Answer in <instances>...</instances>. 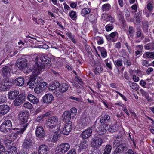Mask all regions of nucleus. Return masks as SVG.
I'll return each mask as SVG.
<instances>
[{
	"instance_id": "nucleus-1",
	"label": "nucleus",
	"mask_w": 154,
	"mask_h": 154,
	"mask_svg": "<svg viewBox=\"0 0 154 154\" xmlns=\"http://www.w3.org/2000/svg\"><path fill=\"white\" fill-rule=\"evenodd\" d=\"M39 58L41 62H36L35 63L34 69L36 70V73L40 72L45 68V66L48 67L51 65V59L45 54H41L38 55H35L33 58L34 60L37 61Z\"/></svg>"
},
{
	"instance_id": "nucleus-2",
	"label": "nucleus",
	"mask_w": 154,
	"mask_h": 154,
	"mask_svg": "<svg viewBox=\"0 0 154 154\" xmlns=\"http://www.w3.org/2000/svg\"><path fill=\"white\" fill-rule=\"evenodd\" d=\"M59 123L58 118L57 117L55 116L51 117L48 120L47 125V128L51 132L54 133L57 132L60 129Z\"/></svg>"
},
{
	"instance_id": "nucleus-3",
	"label": "nucleus",
	"mask_w": 154,
	"mask_h": 154,
	"mask_svg": "<svg viewBox=\"0 0 154 154\" xmlns=\"http://www.w3.org/2000/svg\"><path fill=\"white\" fill-rule=\"evenodd\" d=\"M16 66L19 69H23V72L26 73L30 72L31 70L27 66V60L25 58H21L17 60Z\"/></svg>"
},
{
	"instance_id": "nucleus-4",
	"label": "nucleus",
	"mask_w": 154,
	"mask_h": 154,
	"mask_svg": "<svg viewBox=\"0 0 154 154\" xmlns=\"http://www.w3.org/2000/svg\"><path fill=\"white\" fill-rule=\"evenodd\" d=\"M12 122L9 119L4 121L1 125L0 131L5 133L10 132L12 128Z\"/></svg>"
},
{
	"instance_id": "nucleus-5",
	"label": "nucleus",
	"mask_w": 154,
	"mask_h": 154,
	"mask_svg": "<svg viewBox=\"0 0 154 154\" xmlns=\"http://www.w3.org/2000/svg\"><path fill=\"white\" fill-rule=\"evenodd\" d=\"M34 70L33 73L30 77L29 81L27 82L28 85H29V87L31 88H33L34 87L33 86H35V85L37 84L38 82V75L40 72H39L38 73H36V70Z\"/></svg>"
},
{
	"instance_id": "nucleus-6",
	"label": "nucleus",
	"mask_w": 154,
	"mask_h": 154,
	"mask_svg": "<svg viewBox=\"0 0 154 154\" xmlns=\"http://www.w3.org/2000/svg\"><path fill=\"white\" fill-rule=\"evenodd\" d=\"M70 146L68 143H62L57 146L55 149L56 154H64L69 149Z\"/></svg>"
},
{
	"instance_id": "nucleus-7",
	"label": "nucleus",
	"mask_w": 154,
	"mask_h": 154,
	"mask_svg": "<svg viewBox=\"0 0 154 154\" xmlns=\"http://www.w3.org/2000/svg\"><path fill=\"white\" fill-rule=\"evenodd\" d=\"M103 143L102 138L98 137H95L92 139L91 143V146L94 148H97L101 146Z\"/></svg>"
},
{
	"instance_id": "nucleus-8",
	"label": "nucleus",
	"mask_w": 154,
	"mask_h": 154,
	"mask_svg": "<svg viewBox=\"0 0 154 154\" xmlns=\"http://www.w3.org/2000/svg\"><path fill=\"white\" fill-rule=\"evenodd\" d=\"M47 87V84L46 82H43L40 83L38 86L34 88V91L37 94H42L45 92Z\"/></svg>"
},
{
	"instance_id": "nucleus-9",
	"label": "nucleus",
	"mask_w": 154,
	"mask_h": 154,
	"mask_svg": "<svg viewBox=\"0 0 154 154\" xmlns=\"http://www.w3.org/2000/svg\"><path fill=\"white\" fill-rule=\"evenodd\" d=\"M12 71L11 66H5L2 68V75L4 78H8L10 76L11 73Z\"/></svg>"
},
{
	"instance_id": "nucleus-10",
	"label": "nucleus",
	"mask_w": 154,
	"mask_h": 154,
	"mask_svg": "<svg viewBox=\"0 0 154 154\" xmlns=\"http://www.w3.org/2000/svg\"><path fill=\"white\" fill-rule=\"evenodd\" d=\"M25 94L23 93L20 94L13 101L14 105L15 106H19L25 101Z\"/></svg>"
},
{
	"instance_id": "nucleus-11",
	"label": "nucleus",
	"mask_w": 154,
	"mask_h": 154,
	"mask_svg": "<svg viewBox=\"0 0 154 154\" xmlns=\"http://www.w3.org/2000/svg\"><path fill=\"white\" fill-rule=\"evenodd\" d=\"M55 85L54 89L59 88V90L61 92H66L68 90L69 88L68 85L66 83H63L60 85L58 82H56Z\"/></svg>"
},
{
	"instance_id": "nucleus-12",
	"label": "nucleus",
	"mask_w": 154,
	"mask_h": 154,
	"mask_svg": "<svg viewBox=\"0 0 154 154\" xmlns=\"http://www.w3.org/2000/svg\"><path fill=\"white\" fill-rule=\"evenodd\" d=\"M110 121V117L108 114H106L102 116L100 119V122L101 125H104L105 127L108 126V123Z\"/></svg>"
},
{
	"instance_id": "nucleus-13",
	"label": "nucleus",
	"mask_w": 154,
	"mask_h": 154,
	"mask_svg": "<svg viewBox=\"0 0 154 154\" xmlns=\"http://www.w3.org/2000/svg\"><path fill=\"white\" fill-rule=\"evenodd\" d=\"M35 133L36 136L39 138L43 137L45 136V131L42 126H37V127Z\"/></svg>"
},
{
	"instance_id": "nucleus-14",
	"label": "nucleus",
	"mask_w": 154,
	"mask_h": 154,
	"mask_svg": "<svg viewBox=\"0 0 154 154\" xmlns=\"http://www.w3.org/2000/svg\"><path fill=\"white\" fill-rule=\"evenodd\" d=\"M92 131V127L85 130L81 134V136L83 139H85L89 137L91 135Z\"/></svg>"
},
{
	"instance_id": "nucleus-15",
	"label": "nucleus",
	"mask_w": 154,
	"mask_h": 154,
	"mask_svg": "<svg viewBox=\"0 0 154 154\" xmlns=\"http://www.w3.org/2000/svg\"><path fill=\"white\" fill-rule=\"evenodd\" d=\"M32 145V141L30 139H26L24 141L22 144L23 148L24 149H28L30 148Z\"/></svg>"
},
{
	"instance_id": "nucleus-16",
	"label": "nucleus",
	"mask_w": 154,
	"mask_h": 154,
	"mask_svg": "<svg viewBox=\"0 0 154 154\" xmlns=\"http://www.w3.org/2000/svg\"><path fill=\"white\" fill-rule=\"evenodd\" d=\"M103 70V69L101 66V63L98 61L96 62L95 63L94 69V72L95 74L101 73L102 72Z\"/></svg>"
},
{
	"instance_id": "nucleus-17",
	"label": "nucleus",
	"mask_w": 154,
	"mask_h": 154,
	"mask_svg": "<svg viewBox=\"0 0 154 154\" xmlns=\"http://www.w3.org/2000/svg\"><path fill=\"white\" fill-rule=\"evenodd\" d=\"M53 99V96L50 94H46L42 98L43 101L45 103H50Z\"/></svg>"
},
{
	"instance_id": "nucleus-18",
	"label": "nucleus",
	"mask_w": 154,
	"mask_h": 154,
	"mask_svg": "<svg viewBox=\"0 0 154 154\" xmlns=\"http://www.w3.org/2000/svg\"><path fill=\"white\" fill-rule=\"evenodd\" d=\"M27 98L28 100L33 104H37L39 103V99L31 94H29L28 95Z\"/></svg>"
},
{
	"instance_id": "nucleus-19",
	"label": "nucleus",
	"mask_w": 154,
	"mask_h": 154,
	"mask_svg": "<svg viewBox=\"0 0 154 154\" xmlns=\"http://www.w3.org/2000/svg\"><path fill=\"white\" fill-rule=\"evenodd\" d=\"M71 124V123H68L65 125L62 131V133L63 134L68 135L69 134L72 129Z\"/></svg>"
},
{
	"instance_id": "nucleus-20",
	"label": "nucleus",
	"mask_w": 154,
	"mask_h": 154,
	"mask_svg": "<svg viewBox=\"0 0 154 154\" xmlns=\"http://www.w3.org/2000/svg\"><path fill=\"white\" fill-rule=\"evenodd\" d=\"M127 147L125 144H122L119 146L116 149L113 154H120V153L126 150Z\"/></svg>"
},
{
	"instance_id": "nucleus-21",
	"label": "nucleus",
	"mask_w": 154,
	"mask_h": 154,
	"mask_svg": "<svg viewBox=\"0 0 154 154\" xmlns=\"http://www.w3.org/2000/svg\"><path fill=\"white\" fill-rule=\"evenodd\" d=\"M21 125L23 128L22 129V132L23 133L26 129L28 125L29 124L27 123L28 120V117H25L23 119H20Z\"/></svg>"
},
{
	"instance_id": "nucleus-22",
	"label": "nucleus",
	"mask_w": 154,
	"mask_h": 154,
	"mask_svg": "<svg viewBox=\"0 0 154 154\" xmlns=\"http://www.w3.org/2000/svg\"><path fill=\"white\" fill-rule=\"evenodd\" d=\"M13 84L16 85L22 86L24 83V79L23 77H19L16 78L15 80H13Z\"/></svg>"
},
{
	"instance_id": "nucleus-23",
	"label": "nucleus",
	"mask_w": 154,
	"mask_h": 154,
	"mask_svg": "<svg viewBox=\"0 0 154 154\" xmlns=\"http://www.w3.org/2000/svg\"><path fill=\"white\" fill-rule=\"evenodd\" d=\"M70 114V112L68 111H65L62 115V118L63 121L66 122V120L69 121V123H71L70 120L72 116Z\"/></svg>"
},
{
	"instance_id": "nucleus-24",
	"label": "nucleus",
	"mask_w": 154,
	"mask_h": 154,
	"mask_svg": "<svg viewBox=\"0 0 154 154\" xmlns=\"http://www.w3.org/2000/svg\"><path fill=\"white\" fill-rule=\"evenodd\" d=\"M48 150V147L45 145H42L39 147L38 153L39 154H47Z\"/></svg>"
},
{
	"instance_id": "nucleus-25",
	"label": "nucleus",
	"mask_w": 154,
	"mask_h": 154,
	"mask_svg": "<svg viewBox=\"0 0 154 154\" xmlns=\"http://www.w3.org/2000/svg\"><path fill=\"white\" fill-rule=\"evenodd\" d=\"M10 109L9 107L7 105L3 104L0 105V113L2 114L5 115Z\"/></svg>"
},
{
	"instance_id": "nucleus-26",
	"label": "nucleus",
	"mask_w": 154,
	"mask_h": 154,
	"mask_svg": "<svg viewBox=\"0 0 154 154\" xmlns=\"http://www.w3.org/2000/svg\"><path fill=\"white\" fill-rule=\"evenodd\" d=\"M118 32L115 31L111 33L108 35L106 36V38L108 41H112V42H114L115 41V40L114 39V38L116 36L118 37Z\"/></svg>"
},
{
	"instance_id": "nucleus-27",
	"label": "nucleus",
	"mask_w": 154,
	"mask_h": 154,
	"mask_svg": "<svg viewBox=\"0 0 154 154\" xmlns=\"http://www.w3.org/2000/svg\"><path fill=\"white\" fill-rule=\"evenodd\" d=\"M141 14L140 12H138L135 14L134 17V24L137 25L140 23L141 19Z\"/></svg>"
},
{
	"instance_id": "nucleus-28",
	"label": "nucleus",
	"mask_w": 154,
	"mask_h": 154,
	"mask_svg": "<svg viewBox=\"0 0 154 154\" xmlns=\"http://www.w3.org/2000/svg\"><path fill=\"white\" fill-rule=\"evenodd\" d=\"M19 92L17 90H14L8 92V97L9 99L13 100L18 95Z\"/></svg>"
},
{
	"instance_id": "nucleus-29",
	"label": "nucleus",
	"mask_w": 154,
	"mask_h": 154,
	"mask_svg": "<svg viewBox=\"0 0 154 154\" xmlns=\"http://www.w3.org/2000/svg\"><path fill=\"white\" fill-rule=\"evenodd\" d=\"M4 152H5L4 154H17V148L15 146H11Z\"/></svg>"
},
{
	"instance_id": "nucleus-30",
	"label": "nucleus",
	"mask_w": 154,
	"mask_h": 154,
	"mask_svg": "<svg viewBox=\"0 0 154 154\" xmlns=\"http://www.w3.org/2000/svg\"><path fill=\"white\" fill-rule=\"evenodd\" d=\"M105 128L104 125H101L100 124H99L97 131L98 134L99 136L103 135L106 133L107 130Z\"/></svg>"
},
{
	"instance_id": "nucleus-31",
	"label": "nucleus",
	"mask_w": 154,
	"mask_h": 154,
	"mask_svg": "<svg viewBox=\"0 0 154 154\" xmlns=\"http://www.w3.org/2000/svg\"><path fill=\"white\" fill-rule=\"evenodd\" d=\"M7 78L4 79L2 81V83H4L6 87L8 89L12 85L13 83V80H11L8 78Z\"/></svg>"
},
{
	"instance_id": "nucleus-32",
	"label": "nucleus",
	"mask_w": 154,
	"mask_h": 154,
	"mask_svg": "<svg viewBox=\"0 0 154 154\" xmlns=\"http://www.w3.org/2000/svg\"><path fill=\"white\" fill-rule=\"evenodd\" d=\"M122 138V136L121 135H118L117 137L115 140L113 142V145L115 146H119L122 144H125L122 143L121 140V138Z\"/></svg>"
},
{
	"instance_id": "nucleus-33",
	"label": "nucleus",
	"mask_w": 154,
	"mask_h": 154,
	"mask_svg": "<svg viewBox=\"0 0 154 154\" xmlns=\"http://www.w3.org/2000/svg\"><path fill=\"white\" fill-rule=\"evenodd\" d=\"M97 48L100 52L102 57L103 58L106 57L107 55L106 50L103 47H98Z\"/></svg>"
},
{
	"instance_id": "nucleus-34",
	"label": "nucleus",
	"mask_w": 154,
	"mask_h": 154,
	"mask_svg": "<svg viewBox=\"0 0 154 154\" xmlns=\"http://www.w3.org/2000/svg\"><path fill=\"white\" fill-rule=\"evenodd\" d=\"M143 57L144 58H154V52H146L144 53Z\"/></svg>"
},
{
	"instance_id": "nucleus-35",
	"label": "nucleus",
	"mask_w": 154,
	"mask_h": 154,
	"mask_svg": "<svg viewBox=\"0 0 154 154\" xmlns=\"http://www.w3.org/2000/svg\"><path fill=\"white\" fill-rule=\"evenodd\" d=\"M102 18L105 21H111V22L114 21V19L110 15L106 14H103L102 16Z\"/></svg>"
},
{
	"instance_id": "nucleus-36",
	"label": "nucleus",
	"mask_w": 154,
	"mask_h": 154,
	"mask_svg": "<svg viewBox=\"0 0 154 154\" xmlns=\"http://www.w3.org/2000/svg\"><path fill=\"white\" fill-rule=\"evenodd\" d=\"M136 38H140V39L143 40L144 38V35L143 34L142 31L140 29H137L136 32Z\"/></svg>"
},
{
	"instance_id": "nucleus-37",
	"label": "nucleus",
	"mask_w": 154,
	"mask_h": 154,
	"mask_svg": "<svg viewBox=\"0 0 154 154\" xmlns=\"http://www.w3.org/2000/svg\"><path fill=\"white\" fill-rule=\"evenodd\" d=\"M28 112L26 110L20 112L19 114V119H23L25 117H28Z\"/></svg>"
},
{
	"instance_id": "nucleus-38",
	"label": "nucleus",
	"mask_w": 154,
	"mask_h": 154,
	"mask_svg": "<svg viewBox=\"0 0 154 154\" xmlns=\"http://www.w3.org/2000/svg\"><path fill=\"white\" fill-rule=\"evenodd\" d=\"M91 11L90 8H85L82 10L81 13V14L83 16H85L87 14H89Z\"/></svg>"
},
{
	"instance_id": "nucleus-39",
	"label": "nucleus",
	"mask_w": 154,
	"mask_h": 154,
	"mask_svg": "<svg viewBox=\"0 0 154 154\" xmlns=\"http://www.w3.org/2000/svg\"><path fill=\"white\" fill-rule=\"evenodd\" d=\"M128 36L130 37L131 38H133L135 31L134 28L133 26H129L128 27Z\"/></svg>"
},
{
	"instance_id": "nucleus-40",
	"label": "nucleus",
	"mask_w": 154,
	"mask_h": 154,
	"mask_svg": "<svg viewBox=\"0 0 154 154\" xmlns=\"http://www.w3.org/2000/svg\"><path fill=\"white\" fill-rule=\"evenodd\" d=\"M112 149L111 146L109 145H107L106 146L104 149L103 154H109Z\"/></svg>"
},
{
	"instance_id": "nucleus-41",
	"label": "nucleus",
	"mask_w": 154,
	"mask_h": 154,
	"mask_svg": "<svg viewBox=\"0 0 154 154\" xmlns=\"http://www.w3.org/2000/svg\"><path fill=\"white\" fill-rule=\"evenodd\" d=\"M108 130L109 132L113 133L116 132L118 130V128L116 127V125L111 124L109 126Z\"/></svg>"
},
{
	"instance_id": "nucleus-42",
	"label": "nucleus",
	"mask_w": 154,
	"mask_h": 154,
	"mask_svg": "<svg viewBox=\"0 0 154 154\" xmlns=\"http://www.w3.org/2000/svg\"><path fill=\"white\" fill-rule=\"evenodd\" d=\"M128 84L130 87L134 90H137L138 89V85L135 83L132 82H128Z\"/></svg>"
},
{
	"instance_id": "nucleus-43",
	"label": "nucleus",
	"mask_w": 154,
	"mask_h": 154,
	"mask_svg": "<svg viewBox=\"0 0 154 154\" xmlns=\"http://www.w3.org/2000/svg\"><path fill=\"white\" fill-rule=\"evenodd\" d=\"M145 49L147 50H154V42H151L144 46Z\"/></svg>"
},
{
	"instance_id": "nucleus-44",
	"label": "nucleus",
	"mask_w": 154,
	"mask_h": 154,
	"mask_svg": "<svg viewBox=\"0 0 154 154\" xmlns=\"http://www.w3.org/2000/svg\"><path fill=\"white\" fill-rule=\"evenodd\" d=\"M104 62L105 63L106 66L109 69H112V63L111 61L109 59L105 60H104Z\"/></svg>"
},
{
	"instance_id": "nucleus-45",
	"label": "nucleus",
	"mask_w": 154,
	"mask_h": 154,
	"mask_svg": "<svg viewBox=\"0 0 154 154\" xmlns=\"http://www.w3.org/2000/svg\"><path fill=\"white\" fill-rule=\"evenodd\" d=\"M69 15L73 20H75L77 17L76 12L73 10L69 13Z\"/></svg>"
},
{
	"instance_id": "nucleus-46",
	"label": "nucleus",
	"mask_w": 154,
	"mask_h": 154,
	"mask_svg": "<svg viewBox=\"0 0 154 154\" xmlns=\"http://www.w3.org/2000/svg\"><path fill=\"white\" fill-rule=\"evenodd\" d=\"M111 8V5L108 3L105 4L103 5L102 7L103 11H108Z\"/></svg>"
},
{
	"instance_id": "nucleus-47",
	"label": "nucleus",
	"mask_w": 154,
	"mask_h": 154,
	"mask_svg": "<svg viewBox=\"0 0 154 154\" xmlns=\"http://www.w3.org/2000/svg\"><path fill=\"white\" fill-rule=\"evenodd\" d=\"M60 137L59 134H53L51 137L50 138V140L53 142H55L57 141Z\"/></svg>"
},
{
	"instance_id": "nucleus-48",
	"label": "nucleus",
	"mask_w": 154,
	"mask_h": 154,
	"mask_svg": "<svg viewBox=\"0 0 154 154\" xmlns=\"http://www.w3.org/2000/svg\"><path fill=\"white\" fill-rule=\"evenodd\" d=\"M88 146V143L86 140H84L81 143L80 145V148L86 149Z\"/></svg>"
},
{
	"instance_id": "nucleus-49",
	"label": "nucleus",
	"mask_w": 154,
	"mask_h": 154,
	"mask_svg": "<svg viewBox=\"0 0 154 154\" xmlns=\"http://www.w3.org/2000/svg\"><path fill=\"white\" fill-rule=\"evenodd\" d=\"M140 91L142 96L144 97L148 100H149V96L147 92L145 91L143 89H141Z\"/></svg>"
},
{
	"instance_id": "nucleus-50",
	"label": "nucleus",
	"mask_w": 154,
	"mask_h": 154,
	"mask_svg": "<svg viewBox=\"0 0 154 154\" xmlns=\"http://www.w3.org/2000/svg\"><path fill=\"white\" fill-rule=\"evenodd\" d=\"M70 114L72 118H73L75 117L77 113V110L76 108L75 107L72 108L70 110Z\"/></svg>"
},
{
	"instance_id": "nucleus-51",
	"label": "nucleus",
	"mask_w": 154,
	"mask_h": 154,
	"mask_svg": "<svg viewBox=\"0 0 154 154\" xmlns=\"http://www.w3.org/2000/svg\"><path fill=\"white\" fill-rule=\"evenodd\" d=\"M8 89L6 87V85L2 83V81L0 82V91H5Z\"/></svg>"
},
{
	"instance_id": "nucleus-52",
	"label": "nucleus",
	"mask_w": 154,
	"mask_h": 154,
	"mask_svg": "<svg viewBox=\"0 0 154 154\" xmlns=\"http://www.w3.org/2000/svg\"><path fill=\"white\" fill-rule=\"evenodd\" d=\"M140 84L143 87L148 88H150V83L148 84L146 86V82L145 81V80H141L140 82Z\"/></svg>"
},
{
	"instance_id": "nucleus-53",
	"label": "nucleus",
	"mask_w": 154,
	"mask_h": 154,
	"mask_svg": "<svg viewBox=\"0 0 154 154\" xmlns=\"http://www.w3.org/2000/svg\"><path fill=\"white\" fill-rule=\"evenodd\" d=\"M88 19L90 22L92 23H94L96 21V18L94 16L93 14H90L88 15Z\"/></svg>"
},
{
	"instance_id": "nucleus-54",
	"label": "nucleus",
	"mask_w": 154,
	"mask_h": 154,
	"mask_svg": "<svg viewBox=\"0 0 154 154\" xmlns=\"http://www.w3.org/2000/svg\"><path fill=\"white\" fill-rule=\"evenodd\" d=\"M22 133V131L20 132L19 131H17V132L12 133L11 134L10 137H14L13 139L12 138L13 140L14 141L15 138H16L17 137L18 135V134Z\"/></svg>"
},
{
	"instance_id": "nucleus-55",
	"label": "nucleus",
	"mask_w": 154,
	"mask_h": 154,
	"mask_svg": "<svg viewBox=\"0 0 154 154\" xmlns=\"http://www.w3.org/2000/svg\"><path fill=\"white\" fill-rule=\"evenodd\" d=\"M23 107L29 109H31L33 107L32 105L28 102H26L24 104Z\"/></svg>"
},
{
	"instance_id": "nucleus-56",
	"label": "nucleus",
	"mask_w": 154,
	"mask_h": 154,
	"mask_svg": "<svg viewBox=\"0 0 154 154\" xmlns=\"http://www.w3.org/2000/svg\"><path fill=\"white\" fill-rule=\"evenodd\" d=\"M97 43L99 45H101L104 43V41L103 38L100 37H97L96 38Z\"/></svg>"
},
{
	"instance_id": "nucleus-57",
	"label": "nucleus",
	"mask_w": 154,
	"mask_h": 154,
	"mask_svg": "<svg viewBox=\"0 0 154 154\" xmlns=\"http://www.w3.org/2000/svg\"><path fill=\"white\" fill-rule=\"evenodd\" d=\"M13 141V139L12 138L11 140H9L8 139H5L4 140V144L7 146H8L10 144L11 142Z\"/></svg>"
},
{
	"instance_id": "nucleus-58",
	"label": "nucleus",
	"mask_w": 154,
	"mask_h": 154,
	"mask_svg": "<svg viewBox=\"0 0 154 154\" xmlns=\"http://www.w3.org/2000/svg\"><path fill=\"white\" fill-rule=\"evenodd\" d=\"M42 114L39 115L36 119L35 122H39L41 121H43L44 118Z\"/></svg>"
},
{
	"instance_id": "nucleus-59",
	"label": "nucleus",
	"mask_w": 154,
	"mask_h": 154,
	"mask_svg": "<svg viewBox=\"0 0 154 154\" xmlns=\"http://www.w3.org/2000/svg\"><path fill=\"white\" fill-rule=\"evenodd\" d=\"M106 29L107 31H109L113 28V26L112 25L108 24L105 26Z\"/></svg>"
},
{
	"instance_id": "nucleus-60",
	"label": "nucleus",
	"mask_w": 154,
	"mask_h": 154,
	"mask_svg": "<svg viewBox=\"0 0 154 154\" xmlns=\"http://www.w3.org/2000/svg\"><path fill=\"white\" fill-rule=\"evenodd\" d=\"M115 65L116 66L120 67L122 66V60L119 59L116 61Z\"/></svg>"
},
{
	"instance_id": "nucleus-61",
	"label": "nucleus",
	"mask_w": 154,
	"mask_h": 154,
	"mask_svg": "<svg viewBox=\"0 0 154 154\" xmlns=\"http://www.w3.org/2000/svg\"><path fill=\"white\" fill-rule=\"evenodd\" d=\"M142 64L144 66L148 67L151 65L149 64V62L146 60H143L141 62Z\"/></svg>"
},
{
	"instance_id": "nucleus-62",
	"label": "nucleus",
	"mask_w": 154,
	"mask_h": 154,
	"mask_svg": "<svg viewBox=\"0 0 154 154\" xmlns=\"http://www.w3.org/2000/svg\"><path fill=\"white\" fill-rule=\"evenodd\" d=\"M147 8L149 11H151L153 9V6L151 3H148L147 5Z\"/></svg>"
},
{
	"instance_id": "nucleus-63",
	"label": "nucleus",
	"mask_w": 154,
	"mask_h": 154,
	"mask_svg": "<svg viewBox=\"0 0 154 154\" xmlns=\"http://www.w3.org/2000/svg\"><path fill=\"white\" fill-rule=\"evenodd\" d=\"M64 5V8L65 11H67L68 10H70V7L67 5V4L66 3H64L63 4Z\"/></svg>"
},
{
	"instance_id": "nucleus-64",
	"label": "nucleus",
	"mask_w": 154,
	"mask_h": 154,
	"mask_svg": "<svg viewBox=\"0 0 154 154\" xmlns=\"http://www.w3.org/2000/svg\"><path fill=\"white\" fill-rule=\"evenodd\" d=\"M91 154H101V153L99 150L95 149L93 151H91Z\"/></svg>"
}]
</instances>
